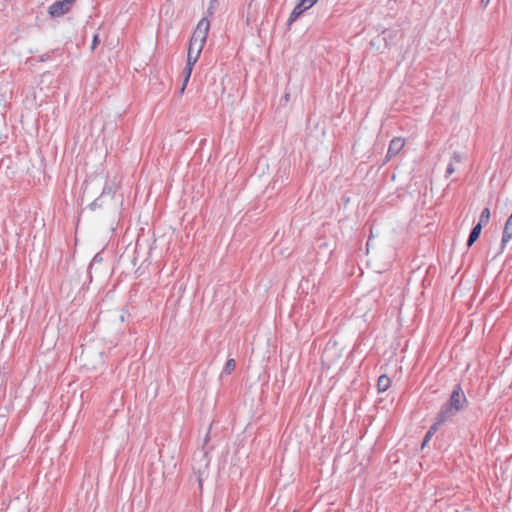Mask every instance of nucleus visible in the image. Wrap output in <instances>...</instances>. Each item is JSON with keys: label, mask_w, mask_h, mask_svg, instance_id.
I'll return each instance as SVG.
<instances>
[{"label": "nucleus", "mask_w": 512, "mask_h": 512, "mask_svg": "<svg viewBox=\"0 0 512 512\" xmlns=\"http://www.w3.org/2000/svg\"><path fill=\"white\" fill-rule=\"evenodd\" d=\"M210 28V22L206 18H202L198 24L196 29L193 32V35L190 39L188 53H187V63L190 65H194L202 52L204 44L207 39L208 31Z\"/></svg>", "instance_id": "1"}, {"label": "nucleus", "mask_w": 512, "mask_h": 512, "mask_svg": "<svg viewBox=\"0 0 512 512\" xmlns=\"http://www.w3.org/2000/svg\"><path fill=\"white\" fill-rule=\"evenodd\" d=\"M467 405V398L460 387L457 385L453 390L449 401L444 404L440 410L439 414V422H446L458 412L463 410Z\"/></svg>", "instance_id": "2"}, {"label": "nucleus", "mask_w": 512, "mask_h": 512, "mask_svg": "<svg viewBox=\"0 0 512 512\" xmlns=\"http://www.w3.org/2000/svg\"><path fill=\"white\" fill-rule=\"evenodd\" d=\"M209 466V459L204 450L196 452L193 456L192 468L198 474L199 485H202V476L205 474Z\"/></svg>", "instance_id": "3"}, {"label": "nucleus", "mask_w": 512, "mask_h": 512, "mask_svg": "<svg viewBox=\"0 0 512 512\" xmlns=\"http://www.w3.org/2000/svg\"><path fill=\"white\" fill-rule=\"evenodd\" d=\"M76 0H59L49 6L48 13L52 17H60L68 13Z\"/></svg>", "instance_id": "4"}, {"label": "nucleus", "mask_w": 512, "mask_h": 512, "mask_svg": "<svg viewBox=\"0 0 512 512\" xmlns=\"http://www.w3.org/2000/svg\"><path fill=\"white\" fill-rule=\"evenodd\" d=\"M312 6L313 4L307 0H300L289 16L288 25H291L293 22H295L306 10L310 9Z\"/></svg>", "instance_id": "5"}, {"label": "nucleus", "mask_w": 512, "mask_h": 512, "mask_svg": "<svg viewBox=\"0 0 512 512\" xmlns=\"http://www.w3.org/2000/svg\"><path fill=\"white\" fill-rule=\"evenodd\" d=\"M405 146V140L401 137H395L390 141L386 159L390 160L396 156Z\"/></svg>", "instance_id": "6"}, {"label": "nucleus", "mask_w": 512, "mask_h": 512, "mask_svg": "<svg viewBox=\"0 0 512 512\" xmlns=\"http://www.w3.org/2000/svg\"><path fill=\"white\" fill-rule=\"evenodd\" d=\"M464 158V153L460 151H455L450 158V161L445 172V176L449 177L450 175H452L456 170V166L460 164Z\"/></svg>", "instance_id": "7"}, {"label": "nucleus", "mask_w": 512, "mask_h": 512, "mask_svg": "<svg viewBox=\"0 0 512 512\" xmlns=\"http://www.w3.org/2000/svg\"><path fill=\"white\" fill-rule=\"evenodd\" d=\"M512 239V214L507 219L501 241L502 248Z\"/></svg>", "instance_id": "8"}, {"label": "nucleus", "mask_w": 512, "mask_h": 512, "mask_svg": "<svg viewBox=\"0 0 512 512\" xmlns=\"http://www.w3.org/2000/svg\"><path fill=\"white\" fill-rule=\"evenodd\" d=\"M445 422H439V414H437L436 422L430 427L428 432L426 433L423 441V446L427 444V442L431 439V437L435 434V432L438 430L439 426L444 424Z\"/></svg>", "instance_id": "9"}, {"label": "nucleus", "mask_w": 512, "mask_h": 512, "mask_svg": "<svg viewBox=\"0 0 512 512\" xmlns=\"http://www.w3.org/2000/svg\"><path fill=\"white\" fill-rule=\"evenodd\" d=\"M390 378L386 375H381L377 381V388L379 392H385L390 387Z\"/></svg>", "instance_id": "10"}, {"label": "nucleus", "mask_w": 512, "mask_h": 512, "mask_svg": "<svg viewBox=\"0 0 512 512\" xmlns=\"http://www.w3.org/2000/svg\"><path fill=\"white\" fill-rule=\"evenodd\" d=\"M481 230H482L481 223H478L477 225H475L473 227V229L469 235L468 241H467L468 246H471L478 239V237L481 233Z\"/></svg>", "instance_id": "11"}, {"label": "nucleus", "mask_w": 512, "mask_h": 512, "mask_svg": "<svg viewBox=\"0 0 512 512\" xmlns=\"http://www.w3.org/2000/svg\"><path fill=\"white\" fill-rule=\"evenodd\" d=\"M334 347H329L327 346L323 352V355H322V362L324 364H327L328 366H330L332 364V359H331V356L334 352Z\"/></svg>", "instance_id": "12"}, {"label": "nucleus", "mask_w": 512, "mask_h": 512, "mask_svg": "<svg viewBox=\"0 0 512 512\" xmlns=\"http://www.w3.org/2000/svg\"><path fill=\"white\" fill-rule=\"evenodd\" d=\"M193 66L194 65H190L189 63H187L185 69H184V74H185V77H184V80H183V85L180 89V93H183L189 79H190V76H191V73H192V70H193Z\"/></svg>", "instance_id": "13"}, {"label": "nucleus", "mask_w": 512, "mask_h": 512, "mask_svg": "<svg viewBox=\"0 0 512 512\" xmlns=\"http://www.w3.org/2000/svg\"><path fill=\"white\" fill-rule=\"evenodd\" d=\"M491 213L489 208H484L480 214L479 223H481V226L484 224H487L489 222Z\"/></svg>", "instance_id": "14"}, {"label": "nucleus", "mask_w": 512, "mask_h": 512, "mask_svg": "<svg viewBox=\"0 0 512 512\" xmlns=\"http://www.w3.org/2000/svg\"><path fill=\"white\" fill-rule=\"evenodd\" d=\"M236 367V362L234 359H228L225 363V366L223 368V372L226 374H231L232 371H234Z\"/></svg>", "instance_id": "15"}, {"label": "nucleus", "mask_w": 512, "mask_h": 512, "mask_svg": "<svg viewBox=\"0 0 512 512\" xmlns=\"http://www.w3.org/2000/svg\"><path fill=\"white\" fill-rule=\"evenodd\" d=\"M98 43H99V38L97 35H95L93 38V42H92V49H95V47Z\"/></svg>", "instance_id": "16"}, {"label": "nucleus", "mask_w": 512, "mask_h": 512, "mask_svg": "<svg viewBox=\"0 0 512 512\" xmlns=\"http://www.w3.org/2000/svg\"><path fill=\"white\" fill-rule=\"evenodd\" d=\"M307 1L314 5L318 0H307Z\"/></svg>", "instance_id": "17"}, {"label": "nucleus", "mask_w": 512, "mask_h": 512, "mask_svg": "<svg viewBox=\"0 0 512 512\" xmlns=\"http://www.w3.org/2000/svg\"><path fill=\"white\" fill-rule=\"evenodd\" d=\"M490 0H487V3L489 2Z\"/></svg>", "instance_id": "18"}]
</instances>
